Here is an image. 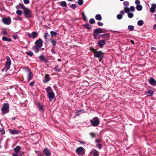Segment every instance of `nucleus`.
Here are the masks:
<instances>
[{"label": "nucleus", "instance_id": "obj_1", "mask_svg": "<svg viewBox=\"0 0 156 156\" xmlns=\"http://www.w3.org/2000/svg\"><path fill=\"white\" fill-rule=\"evenodd\" d=\"M90 122L93 126H98L100 123V120L98 117H95L92 119L90 120Z\"/></svg>", "mask_w": 156, "mask_h": 156}, {"label": "nucleus", "instance_id": "obj_2", "mask_svg": "<svg viewBox=\"0 0 156 156\" xmlns=\"http://www.w3.org/2000/svg\"><path fill=\"white\" fill-rule=\"evenodd\" d=\"M11 65V60L9 57H8L5 66L2 69V72L5 71L7 72L9 70L10 68V66Z\"/></svg>", "mask_w": 156, "mask_h": 156}, {"label": "nucleus", "instance_id": "obj_3", "mask_svg": "<svg viewBox=\"0 0 156 156\" xmlns=\"http://www.w3.org/2000/svg\"><path fill=\"white\" fill-rule=\"evenodd\" d=\"M9 104L8 103H4L2 107L1 108V111L3 114H5L9 112Z\"/></svg>", "mask_w": 156, "mask_h": 156}, {"label": "nucleus", "instance_id": "obj_4", "mask_svg": "<svg viewBox=\"0 0 156 156\" xmlns=\"http://www.w3.org/2000/svg\"><path fill=\"white\" fill-rule=\"evenodd\" d=\"M104 54L101 51H96L95 52L94 55V57L99 58V62H101L104 57Z\"/></svg>", "mask_w": 156, "mask_h": 156}, {"label": "nucleus", "instance_id": "obj_5", "mask_svg": "<svg viewBox=\"0 0 156 156\" xmlns=\"http://www.w3.org/2000/svg\"><path fill=\"white\" fill-rule=\"evenodd\" d=\"M24 13L25 17L27 18H29L32 17L31 11L27 8H26L24 9Z\"/></svg>", "mask_w": 156, "mask_h": 156}, {"label": "nucleus", "instance_id": "obj_6", "mask_svg": "<svg viewBox=\"0 0 156 156\" xmlns=\"http://www.w3.org/2000/svg\"><path fill=\"white\" fill-rule=\"evenodd\" d=\"M35 44V45L34 47L35 49L41 47L43 45L42 41L41 39H39L37 40Z\"/></svg>", "mask_w": 156, "mask_h": 156}, {"label": "nucleus", "instance_id": "obj_7", "mask_svg": "<svg viewBox=\"0 0 156 156\" xmlns=\"http://www.w3.org/2000/svg\"><path fill=\"white\" fill-rule=\"evenodd\" d=\"M83 151H84V149L82 147H80L76 149V152L79 155H83L84 153Z\"/></svg>", "mask_w": 156, "mask_h": 156}, {"label": "nucleus", "instance_id": "obj_8", "mask_svg": "<svg viewBox=\"0 0 156 156\" xmlns=\"http://www.w3.org/2000/svg\"><path fill=\"white\" fill-rule=\"evenodd\" d=\"M2 20L4 23L5 24L8 25L11 23V19L9 16L6 18H2Z\"/></svg>", "mask_w": 156, "mask_h": 156}, {"label": "nucleus", "instance_id": "obj_9", "mask_svg": "<svg viewBox=\"0 0 156 156\" xmlns=\"http://www.w3.org/2000/svg\"><path fill=\"white\" fill-rule=\"evenodd\" d=\"M42 153L45 156H50L51 154V153L47 147H46L44 149Z\"/></svg>", "mask_w": 156, "mask_h": 156}, {"label": "nucleus", "instance_id": "obj_10", "mask_svg": "<svg viewBox=\"0 0 156 156\" xmlns=\"http://www.w3.org/2000/svg\"><path fill=\"white\" fill-rule=\"evenodd\" d=\"M38 35V33L37 32H33L31 33H29L28 34L29 37L32 38L34 39L37 37Z\"/></svg>", "mask_w": 156, "mask_h": 156}, {"label": "nucleus", "instance_id": "obj_11", "mask_svg": "<svg viewBox=\"0 0 156 156\" xmlns=\"http://www.w3.org/2000/svg\"><path fill=\"white\" fill-rule=\"evenodd\" d=\"M48 96L49 99L50 101L51 102V101L53 100V99L55 98V96L54 92H49V93L48 94Z\"/></svg>", "mask_w": 156, "mask_h": 156}, {"label": "nucleus", "instance_id": "obj_12", "mask_svg": "<svg viewBox=\"0 0 156 156\" xmlns=\"http://www.w3.org/2000/svg\"><path fill=\"white\" fill-rule=\"evenodd\" d=\"M149 83L151 85L156 86V81L153 78H151L148 81Z\"/></svg>", "mask_w": 156, "mask_h": 156}, {"label": "nucleus", "instance_id": "obj_13", "mask_svg": "<svg viewBox=\"0 0 156 156\" xmlns=\"http://www.w3.org/2000/svg\"><path fill=\"white\" fill-rule=\"evenodd\" d=\"M105 40H101L99 41L98 43V46L100 48H102L104 45L105 44Z\"/></svg>", "mask_w": 156, "mask_h": 156}, {"label": "nucleus", "instance_id": "obj_14", "mask_svg": "<svg viewBox=\"0 0 156 156\" xmlns=\"http://www.w3.org/2000/svg\"><path fill=\"white\" fill-rule=\"evenodd\" d=\"M9 132L12 135L18 134L20 133V131L17 130L15 129H9Z\"/></svg>", "mask_w": 156, "mask_h": 156}, {"label": "nucleus", "instance_id": "obj_15", "mask_svg": "<svg viewBox=\"0 0 156 156\" xmlns=\"http://www.w3.org/2000/svg\"><path fill=\"white\" fill-rule=\"evenodd\" d=\"M90 153L93 155V156H99V152L96 149L92 150Z\"/></svg>", "mask_w": 156, "mask_h": 156}, {"label": "nucleus", "instance_id": "obj_16", "mask_svg": "<svg viewBox=\"0 0 156 156\" xmlns=\"http://www.w3.org/2000/svg\"><path fill=\"white\" fill-rule=\"evenodd\" d=\"M21 150V147L19 146H17L14 149L13 151L16 154H18L20 152V151Z\"/></svg>", "mask_w": 156, "mask_h": 156}, {"label": "nucleus", "instance_id": "obj_17", "mask_svg": "<svg viewBox=\"0 0 156 156\" xmlns=\"http://www.w3.org/2000/svg\"><path fill=\"white\" fill-rule=\"evenodd\" d=\"M156 8V4H153L151 5V7L150 8V11L152 13H154L155 11V9Z\"/></svg>", "mask_w": 156, "mask_h": 156}, {"label": "nucleus", "instance_id": "obj_18", "mask_svg": "<svg viewBox=\"0 0 156 156\" xmlns=\"http://www.w3.org/2000/svg\"><path fill=\"white\" fill-rule=\"evenodd\" d=\"M51 78L49 77V75L48 74H45L44 77V80H43L44 83H47L50 80Z\"/></svg>", "mask_w": 156, "mask_h": 156}, {"label": "nucleus", "instance_id": "obj_19", "mask_svg": "<svg viewBox=\"0 0 156 156\" xmlns=\"http://www.w3.org/2000/svg\"><path fill=\"white\" fill-rule=\"evenodd\" d=\"M102 29L97 28L94 30L93 32V33H95L98 34H99L102 33Z\"/></svg>", "mask_w": 156, "mask_h": 156}, {"label": "nucleus", "instance_id": "obj_20", "mask_svg": "<svg viewBox=\"0 0 156 156\" xmlns=\"http://www.w3.org/2000/svg\"><path fill=\"white\" fill-rule=\"evenodd\" d=\"M37 106L38 107L40 111L41 112H43L44 111V110L43 109V105L40 104V103H38L37 104Z\"/></svg>", "mask_w": 156, "mask_h": 156}, {"label": "nucleus", "instance_id": "obj_21", "mask_svg": "<svg viewBox=\"0 0 156 156\" xmlns=\"http://www.w3.org/2000/svg\"><path fill=\"white\" fill-rule=\"evenodd\" d=\"M39 58L40 60L41 61H44L45 63H46L48 62V60L45 58L44 55H41L39 57Z\"/></svg>", "mask_w": 156, "mask_h": 156}, {"label": "nucleus", "instance_id": "obj_22", "mask_svg": "<svg viewBox=\"0 0 156 156\" xmlns=\"http://www.w3.org/2000/svg\"><path fill=\"white\" fill-rule=\"evenodd\" d=\"M84 27L88 30H90L92 28V26L88 23H86L83 25Z\"/></svg>", "mask_w": 156, "mask_h": 156}, {"label": "nucleus", "instance_id": "obj_23", "mask_svg": "<svg viewBox=\"0 0 156 156\" xmlns=\"http://www.w3.org/2000/svg\"><path fill=\"white\" fill-rule=\"evenodd\" d=\"M154 91L152 90H149L148 91L145 92V94L148 96H151L154 93Z\"/></svg>", "mask_w": 156, "mask_h": 156}, {"label": "nucleus", "instance_id": "obj_24", "mask_svg": "<svg viewBox=\"0 0 156 156\" xmlns=\"http://www.w3.org/2000/svg\"><path fill=\"white\" fill-rule=\"evenodd\" d=\"M81 16L83 19L84 21L86 22L88 20L87 18L86 17L84 12H83L81 14Z\"/></svg>", "mask_w": 156, "mask_h": 156}, {"label": "nucleus", "instance_id": "obj_25", "mask_svg": "<svg viewBox=\"0 0 156 156\" xmlns=\"http://www.w3.org/2000/svg\"><path fill=\"white\" fill-rule=\"evenodd\" d=\"M95 19L98 21H100L102 20V18L101 16L99 14H97L95 16Z\"/></svg>", "mask_w": 156, "mask_h": 156}, {"label": "nucleus", "instance_id": "obj_26", "mask_svg": "<svg viewBox=\"0 0 156 156\" xmlns=\"http://www.w3.org/2000/svg\"><path fill=\"white\" fill-rule=\"evenodd\" d=\"M45 89L48 94L49 92H53V90L50 87H48Z\"/></svg>", "mask_w": 156, "mask_h": 156}, {"label": "nucleus", "instance_id": "obj_27", "mask_svg": "<svg viewBox=\"0 0 156 156\" xmlns=\"http://www.w3.org/2000/svg\"><path fill=\"white\" fill-rule=\"evenodd\" d=\"M2 40L4 41H8L9 42H11L12 41V40L10 38H9L5 36H3L2 37Z\"/></svg>", "mask_w": 156, "mask_h": 156}, {"label": "nucleus", "instance_id": "obj_28", "mask_svg": "<svg viewBox=\"0 0 156 156\" xmlns=\"http://www.w3.org/2000/svg\"><path fill=\"white\" fill-rule=\"evenodd\" d=\"M28 80H31L33 77V74L31 71L28 72Z\"/></svg>", "mask_w": 156, "mask_h": 156}, {"label": "nucleus", "instance_id": "obj_29", "mask_svg": "<svg viewBox=\"0 0 156 156\" xmlns=\"http://www.w3.org/2000/svg\"><path fill=\"white\" fill-rule=\"evenodd\" d=\"M28 80H31L33 77V74L31 71L28 72Z\"/></svg>", "mask_w": 156, "mask_h": 156}, {"label": "nucleus", "instance_id": "obj_30", "mask_svg": "<svg viewBox=\"0 0 156 156\" xmlns=\"http://www.w3.org/2000/svg\"><path fill=\"white\" fill-rule=\"evenodd\" d=\"M28 80H31L33 77V74L31 71L28 72Z\"/></svg>", "mask_w": 156, "mask_h": 156}, {"label": "nucleus", "instance_id": "obj_31", "mask_svg": "<svg viewBox=\"0 0 156 156\" xmlns=\"http://www.w3.org/2000/svg\"><path fill=\"white\" fill-rule=\"evenodd\" d=\"M136 8L137 10L140 11L142 10V6L141 5H138L136 6Z\"/></svg>", "mask_w": 156, "mask_h": 156}, {"label": "nucleus", "instance_id": "obj_32", "mask_svg": "<svg viewBox=\"0 0 156 156\" xmlns=\"http://www.w3.org/2000/svg\"><path fill=\"white\" fill-rule=\"evenodd\" d=\"M60 5L62 7H67V5L66 2L65 1H62L60 2Z\"/></svg>", "mask_w": 156, "mask_h": 156}, {"label": "nucleus", "instance_id": "obj_33", "mask_svg": "<svg viewBox=\"0 0 156 156\" xmlns=\"http://www.w3.org/2000/svg\"><path fill=\"white\" fill-rule=\"evenodd\" d=\"M50 41L53 46L55 47L56 45V44L57 43L56 41L52 39H50Z\"/></svg>", "mask_w": 156, "mask_h": 156}, {"label": "nucleus", "instance_id": "obj_34", "mask_svg": "<svg viewBox=\"0 0 156 156\" xmlns=\"http://www.w3.org/2000/svg\"><path fill=\"white\" fill-rule=\"evenodd\" d=\"M110 34L109 33L105 34V40H108L110 38Z\"/></svg>", "mask_w": 156, "mask_h": 156}, {"label": "nucleus", "instance_id": "obj_35", "mask_svg": "<svg viewBox=\"0 0 156 156\" xmlns=\"http://www.w3.org/2000/svg\"><path fill=\"white\" fill-rule=\"evenodd\" d=\"M144 23V21L142 20H139L137 22V25L139 26H142Z\"/></svg>", "mask_w": 156, "mask_h": 156}, {"label": "nucleus", "instance_id": "obj_36", "mask_svg": "<svg viewBox=\"0 0 156 156\" xmlns=\"http://www.w3.org/2000/svg\"><path fill=\"white\" fill-rule=\"evenodd\" d=\"M124 10L125 12L126 13H129L130 11V9L129 8H128L126 6L124 7Z\"/></svg>", "mask_w": 156, "mask_h": 156}, {"label": "nucleus", "instance_id": "obj_37", "mask_svg": "<svg viewBox=\"0 0 156 156\" xmlns=\"http://www.w3.org/2000/svg\"><path fill=\"white\" fill-rule=\"evenodd\" d=\"M50 34L52 37L56 36L57 33L56 32L51 31L50 32Z\"/></svg>", "mask_w": 156, "mask_h": 156}, {"label": "nucleus", "instance_id": "obj_38", "mask_svg": "<svg viewBox=\"0 0 156 156\" xmlns=\"http://www.w3.org/2000/svg\"><path fill=\"white\" fill-rule=\"evenodd\" d=\"M26 53L27 55L30 56H32L33 54V53L31 51H29V52H26Z\"/></svg>", "mask_w": 156, "mask_h": 156}, {"label": "nucleus", "instance_id": "obj_39", "mask_svg": "<svg viewBox=\"0 0 156 156\" xmlns=\"http://www.w3.org/2000/svg\"><path fill=\"white\" fill-rule=\"evenodd\" d=\"M128 28L130 31H131L134 30V27L133 26L129 25L128 26Z\"/></svg>", "mask_w": 156, "mask_h": 156}, {"label": "nucleus", "instance_id": "obj_40", "mask_svg": "<svg viewBox=\"0 0 156 156\" xmlns=\"http://www.w3.org/2000/svg\"><path fill=\"white\" fill-rule=\"evenodd\" d=\"M35 153L37 154L38 156H43V154L40 151H35Z\"/></svg>", "mask_w": 156, "mask_h": 156}, {"label": "nucleus", "instance_id": "obj_41", "mask_svg": "<svg viewBox=\"0 0 156 156\" xmlns=\"http://www.w3.org/2000/svg\"><path fill=\"white\" fill-rule=\"evenodd\" d=\"M89 23L91 24H93L95 23V21L94 19L91 18L89 20Z\"/></svg>", "mask_w": 156, "mask_h": 156}, {"label": "nucleus", "instance_id": "obj_42", "mask_svg": "<svg viewBox=\"0 0 156 156\" xmlns=\"http://www.w3.org/2000/svg\"><path fill=\"white\" fill-rule=\"evenodd\" d=\"M77 3L79 5H81L83 4V0H78Z\"/></svg>", "mask_w": 156, "mask_h": 156}, {"label": "nucleus", "instance_id": "obj_43", "mask_svg": "<svg viewBox=\"0 0 156 156\" xmlns=\"http://www.w3.org/2000/svg\"><path fill=\"white\" fill-rule=\"evenodd\" d=\"M16 13L19 16H21L22 13V11L19 10H17L16 11Z\"/></svg>", "mask_w": 156, "mask_h": 156}, {"label": "nucleus", "instance_id": "obj_44", "mask_svg": "<svg viewBox=\"0 0 156 156\" xmlns=\"http://www.w3.org/2000/svg\"><path fill=\"white\" fill-rule=\"evenodd\" d=\"M128 16L129 18H132L133 17V14L132 12H130L128 13Z\"/></svg>", "mask_w": 156, "mask_h": 156}, {"label": "nucleus", "instance_id": "obj_45", "mask_svg": "<svg viewBox=\"0 0 156 156\" xmlns=\"http://www.w3.org/2000/svg\"><path fill=\"white\" fill-rule=\"evenodd\" d=\"M70 7L73 9H75L77 7L76 5L75 4H71Z\"/></svg>", "mask_w": 156, "mask_h": 156}, {"label": "nucleus", "instance_id": "obj_46", "mask_svg": "<svg viewBox=\"0 0 156 156\" xmlns=\"http://www.w3.org/2000/svg\"><path fill=\"white\" fill-rule=\"evenodd\" d=\"M54 70L57 72H59L60 70L58 68V65H57L54 68Z\"/></svg>", "mask_w": 156, "mask_h": 156}, {"label": "nucleus", "instance_id": "obj_47", "mask_svg": "<svg viewBox=\"0 0 156 156\" xmlns=\"http://www.w3.org/2000/svg\"><path fill=\"white\" fill-rule=\"evenodd\" d=\"M117 18L118 20H121L122 18V16L120 14H118L117 15Z\"/></svg>", "mask_w": 156, "mask_h": 156}, {"label": "nucleus", "instance_id": "obj_48", "mask_svg": "<svg viewBox=\"0 0 156 156\" xmlns=\"http://www.w3.org/2000/svg\"><path fill=\"white\" fill-rule=\"evenodd\" d=\"M129 9H130V11H132V12H134L135 10V7L133 6H130Z\"/></svg>", "mask_w": 156, "mask_h": 156}, {"label": "nucleus", "instance_id": "obj_49", "mask_svg": "<svg viewBox=\"0 0 156 156\" xmlns=\"http://www.w3.org/2000/svg\"><path fill=\"white\" fill-rule=\"evenodd\" d=\"M123 4L124 6H127L129 5V3L127 1H124L123 3Z\"/></svg>", "mask_w": 156, "mask_h": 156}, {"label": "nucleus", "instance_id": "obj_50", "mask_svg": "<svg viewBox=\"0 0 156 156\" xmlns=\"http://www.w3.org/2000/svg\"><path fill=\"white\" fill-rule=\"evenodd\" d=\"M96 147H98L99 149H101L102 147V146L101 144H98L96 145Z\"/></svg>", "mask_w": 156, "mask_h": 156}, {"label": "nucleus", "instance_id": "obj_51", "mask_svg": "<svg viewBox=\"0 0 156 156\" xmlns=\"http://www.w3.org/2000/svg\"><path fill=\"white\" fill-rule=\"evenodd\" d=\"M24 69L25 70H26L28 72L31 71L30 69L27 67H24Z\"/></svg>", "mask_w": 156, "mask_h": 156}, {"label": "nucleus", "instance_id": "obj_52", "mask_svg": "<svg viewBox=\"0 0 156 156\" xmlns=\"http://www.w3.org/2000/svg\"><path fill=\"white\" fill-rule=\"evenodd\" d=\"M95 142L97 143H102V141L100 139H98L95 140Z\"/></svg>", "mask_w": 156, "mask_h": 156}, {"label": "nucleus", "instance_id": "obj_53", "mask_svg": "<svg viewBox=\"0 0 156 156\" xmlns=\"http://www.w3.org/2000/svg\"><path fill=\"white\" fill-rule=\"evenodd\" d=\"M49 36L48 34L47 33H45L44 34V38L45 40L47 39V37L48 36Z\"/></svg>", "mask_w": 156, "mask_h": 156}, {"label": "nucleus", "instance_id": "obj_54", "mask_svg": "<svg viewBox=\"0 0 156 156\" xmlns=\"http://www.w3.org/2000/svg\"><path fill=\"white\" fill-rule=\"evenodd\" d=\"M93 36L94 37V39L95 40H96L97 39V36L98 34H96L95 33H93Z\"/></svg>", "mask_w": 156, "mask_h": 156}, {"label": "nucleus", "instance_id": "obj_55", "mask_svg": "<svg viewBox=\"0 0 156 156\" xmlns=\"http://www.w3.org/2000/svg\"><path fill=\"white\" fill-rule=\"evenodd\" d=\"M84 112V110H82V109H81V110H77L76 112V115H78L79 113H80V112Z\"/></svg>", "mask_w": 156, "mask_h": 156}, {"label": "nucleus", "instance_id": "obj_56", "mask_svg": "<svg viewBox=\"0 0 156 156\" xmlns=\"http://www.w3.org/2000/svg\"><path fill=\"white\" fill-rule=\"evenodd\" d=\"M135 4L137 5H140V1L139 0H136L135 2Z\"/></svg>", "mask_w": 156, "mask_h": 156}, {"label": "nucleus", "instance_id": "obj_57", "mask_svg": "<svg viewBox=\"0 0 156 156\" xmlns=\"http://www.w3.org/2000/svg\"><path fill=\"white\" fill-rule=\"evenodd\" d=\"M2 34L3 35H6L7 34V33L6 30H4L2 31Z\"/></svg>", "mask_w": 156, "mask_h": 156}, {"label": "nucleus", "instance_id": "obj_58", "mask_svg": "<svg viewBox=\"0 0 156 156\" xmlns=\"http://www.w3.org/2000/svg\"><path fill=\"white\" fill-rule=\"evenodd\" d=\"M19 5L22 8L25 9L26 8L23 4H21V3H19Z\"/></svg>", "mask_w": 156, "mask_h": 156}, {"label": "nucleus", "instance_id": "obj_59", "mask_svg": "<svg viewBox=\"0 0 156 156\" xmlns=\"http://www.w3.org/2000/svg\"><path fill=\"white\" fill-rule=\"evenodd\" d=\"M97 24L99 26H102L103 25V23L99 21L98 22Z\"/></svg>", "mask_w": 156, "mask_h": 156}, {"label": "nucleus", "instance_id": "obj_60", "mask_svg": "<svg viewBox=\"0 0 156 156\" xmlns=\"http://www.w3.org/2000/svg\"><path fill=\"white\" fill-rule=\"evenodd\" d=\"M35 81H32L30 83L29 85L30 86L33 87L34 86V84L35 83Z\"/></svg>", "mask_w": 156, "mask_h": 156}, {"label": "nucleus", "instance_id": "obj_61", "mask_svg": "<svg viewBox=\"0 0 156 156\" xmlns=\"http://www.w3.org/2000/svg\"><path fill=\"white\" fill-rule=\"evenodd\" d=\"M23 2L25 4H27L29 3V0H23Z\"/></svg>", "mask_w": 156, "mask_h": 156}, {"label": "nucleus", "instance_id": "obj_62", "mask_svg": "<svg viewBox=\"0 0 156 156\" xmlns=\"http://www.w3.org/2000/svg\"><path fill=\"white\" fill-rule=\"evenodd\" d=\"M0 132H1L2 135L5 133V131L4 129H1L0 131Z\"/></svg>", "mask_w": 156, "mask_h": 156}, {"label": "nucleus", "instance_id": "obj_63", "mask_svg": "<svg viewBox=\"0 0 156 156\" xmlns=\"http://www.w3.org/2000/svg\"><path fill=\"white\" fill-rule=\"evenodd\" d=\"M90 50L95 53V52H96L95 50L94 49L93 47H91L90 48Z\"/></svg>", "mask_w": 156, "mask_h": 156}, {"label": "nucleus", "instance_id": "obj_64", "mask_svg": "<svg viewBox=\"0 0 156 156\" xmlns=\"http://www.w3.org/2000/svg\"><path fill=\"white\" fill-rule=\"evenodd\" d=\"M90 134L93 138L95 136V134L94 133H90Z\"/></svg>", "mask_w": 156, "mask_h": 156}]
</instances>
